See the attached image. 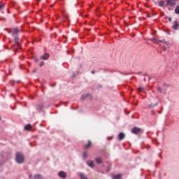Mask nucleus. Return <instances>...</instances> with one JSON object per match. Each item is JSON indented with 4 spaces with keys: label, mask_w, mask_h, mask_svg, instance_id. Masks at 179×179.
I'll use <instances>...</instances> for the list:
<instances>
[{
    "label": "nucleus",
    "mask_w": 179,
    "mask_h": 179,
    "mask_svg": "<svg viewBox=\"0 0 179 179\" xmlns=\"http://www.w3.org/2000/svg\"><path fill=\"white\" fill-rule=\"evenodd\" d=\"M15 162L18 164H22V163H24V155H23L22 152H17L15 154Z\"/></svg>",
    "instance_id": "1"
},
{
    "label": "nucleus",
    "mask_w": 179,
    "mask_h": 179,
    "mask_svg": "<svg viewBox=\"0 0 179 179\" xmlns=\"http://www.w3.org/2000/svg\"><path fill=\"white\" fill-rule=\"evenodd\" d=\"M131 134H134V135H142V134H143V129L137 127H134L131 129Z\"/></svg>",
    "instance_id": "2"
},
{
    "label": "nucleus",
    "mask_w": 179,
    "mask_h": 179,
    "mask_svg": "<svg viewBox=\"0 0 179 179\" xmlns=\"http://www.w3.org/2000/svg\"><path fill=\"white\" fill-rule=\"evenodd\" d=\"M86 99H88L89 100H93V95L91 94H85L81 96V100H86Z\"/></svg>",
    "instance_id": "3"
},
{
    "label": "nucleus",
    "mask_w": 179,
    "mask_h": 179,
    "mask_svg": "<svg viewBox=\"0 0 179 179\" xmlns=\"http://www.w3.org/2000/svg\"><path fill=\"white\" fill-rule=\"evenodd\" d=\"M166 6H176V0H166Z\"/></svg>",
    "instance_id": "4"
},
{
    "label": "nucleus",
    "mask_w": 179,
    "mask_h": 179,
    "mask_svg": "<svg viewBox=\"0 0 179 179\" xmlns=\"http://www.w3.org/2000/svg\"><path fill=\"white\" fill-rule=\"evenodd\" d=\"M14 41H15V44H17V47L18 48H20V49L22 48H20V40L19 39V36H15Z\"/></svg>",
    "instance_id": "5"
},
{
    "label": "nucleus",
    "mask_w": 179,
    "mask_h": 179,
    "mask_svg": "<svg viewBox=\"0 0 179 179\" xmlns=\"http://www.w3.org/2000/svg\"><path fill=\"white\" fill-rule=\"evenodd\" d=\"M58 176L59 177H60V178H63V179H65L66 178V173L61 171L58 173Z\"/></svg>",
    "instance_id": "6"
},
{
    "label": "nucleus",
    "mask_w": 179,
    "mask_h": 179,
    "mask_svg": "<svg viewBox=\"0 0 179 179\" xmlns=\"http://www.w3.org/2000/svg\"><path fill=\"white\" fill-rule=\"evenodd\" d=\"M36 110L39 113H41V111H44V105H43V104L37 105Z\"/></svg>",
    "instance_id": "7"
},
{
    "label": "nucleus",
    "mask_w": 179,
    "mask_h": 179,
    "mask_svg": "<svg viewBox=\"0 0 179 179\" xmlns=\"http://www.w3.org/2000/svg\"><path fill=\"white\" fill-rule=\"evenodd\" d=\"M178 27H179L178 22H177V20H175L173 22V25L172 27V29H173V30H178Z\"/></svg>",
    "instance_id": "8"
},
{
    "label": "nucleus",
    "mask_w": 179,
    "mask_h": 179,
    "mask_svg": "<svg viewBox=\"0 0 179 179\" xmlns=\"http://www.w3.org/2000/svg\"><path fill=\"white\" fill-rule=\"evenodd\" d=\"M40 58L41 59H48V58H50V54L48 53H45L43 55L41 56Z\"/></svg>",
    "instance_id": "9"
},
{
    "label": "nucleus",
    "mask_w": 179,
    "mask_h": 179,
    "mask_svg": "<svg viewBox=\"0 0 179 179\" xmlns=\"http://www.w3.org/2000/svg\"><path fill=\"white\" fill-rule=\"evenodd\" d=\"M125 138V134H124L123 132H120L118 134V140L119 141H122V139H124Z\"/></svg>",
    "instance_id": "10"
},
{
    "label": "nucleus",
    "mask_w": 179,
    "mask_h": 179,
    "mask_svg": "<svg viewBox=\"0 0 179 179\" xmlns=\"http://www.w3.org/2000/svg\"><path fill=\"white\" fill-rule=\"evenodd\" d=\"M87 166L91 167V169H94V162L93 161H87Z\"/></svg>",
    "instance_id": "11"
},
{
    "label": "nucleus",
    "mask_w": 179,
    "mask_h": 179,
    "mask_svg": "<svg viewBox=\"0 0 179 179\" xmlns=\"http://www.w3.org/2000/svg\"><path fill=\"white\" fill-rule=\"evenodd\" d=\"M34 179H44L41 174H35L34 176Z\"/></svg>",
    "instance_id": "12"
},
{
    "label": "nucleus",
    "mask_w": 179,
    "mask_h": 179,
    "mask_svg": "<svg viewBox=\"0 0 179 179\" xmlns=\"http://www.w3.org/2000/svg\"><path fill=\"white\" fill-rule=\"evenodd\" d=\"M17 34H19V29L17 28H15L13 29V32L12 34V36H17Z\"/></svg>",
    "instance_id": "13"
},
{
    "label": "nucleus",
    "mask_w": 179,
    "mask_h": 179,
    "mask_svg": "<svg viewBox=\"0 0 179 179\" xmlns=\"http://www.w3.org/2000/svg\"><path fill=\"white\" fill-rule=\"evenodd\" d=\"M95 162L97 164H101V163H103V161L101 160V158H100V157L95 158Z\"/></svg>",
    "instance_id": "14"
},
{
    "label": "nucleus",
    "mask_w": 179,
    "mask_h": 179,
    "mask_svg": "<svg viewBox=\"0 0 179 179\" xmlns=\"http://www.w3.org/2000/svg\"><path fill=\"white\" fill-rule=\"evenodd\" d=\"M90 146H92V141H90V140H89L87 144L85 145L84 146V148H85V149H89V148H90Z\"/></svg>",
    "instance_id": "15"
},
{
    "label": "nucleus",
    "mask_w": 179,
    "mask_h": 179,
    "mask_svg": "<svg viewBox=\"0 0 179 179\" xmlns=\"http://www.w3.org/2000/svg\"><path fill=\"white\" fill-rule=\"evenodd\" d=\"M79 176L80 179H88L87 177H86V175L83 173H80Z\"/></svg>",
    "instance_id": "16"
},
{
    "label": "nucleus",
    "mask_w": 179,
    "mask_h": 179,
    "mask_svg": "<svg viewBox=\"0 0 179 179\" xmlns=\"http://www.w3.org/2000/svg\"><path fill=\"white\" fill-rule=\"evenodd\" d=\"M30 129H31V124H28L24 127L25 131H30Z\"/></svg>",
    "instance_id": "17"
},
{
    "label": "nucleus",
    "mask_w": 179,
    "mask_h": 179,
    "mask_svg": "<svg viewBox=\"0 0 179 179\" xmlns=\"http://www.w3.org/2000/svg\"><path fill=\"white\" fill-rule=\"evenodd\" d=\"M137 90H138V92H145V90H146V88H145V87H138V89H137Z\"/></svg>",
    "instance_id": "18"
},
{
    "label": "nucleus",
    "mask_w": 179,
    "mask_h": 179,
    "mask_svg": "<svg viewBox=\"0 0 179 179\" xmlns=\"http://www.w3.org/2000/svg\"><path fill=\"white\" fill-rule=\"evenodd\" d=\"M175 13H176V15H179V6H177L175 8Z\"/></svg>",
    "instance_id": "19"
},
{
    "label": "nucleus",
    "mask_w": 179,
    "mask_h": 179,
    "mask_svg": "<svg viewBox=\"0 0 179 179\" xmlns=\"http://www.w3.org/2000/svg\"><path fill=\"white\" fill-rule=\"evenodd\" d=\"M159 6L161 7L164 6V1H160L159 2H158Z\"/></svg>",
    "instance_id": "20"
},
{
    "label": "nucleus",
    "mask_w": 179,
    "mask_h": 179,
    "mask_svg": "<svg viewBox=\"0 0 179 179\" xmlns=\"http://www.w3.org/2000/svg\"><path fill=\"white\" fill-rule=\"evenodd\" d=\"M83 157L84 159H87V152L86 151H85L83 153Z\"/></svg>",
    "instance_id": "21"
},
{
    "label": "nucleus",
    "mask_w": 179,
    "mask_h": 179,
    "mask_svg": "<svg viewBox=\"0 0 179 179\" xmlns=\"http://www.w3.org/2000/svg\"><path fill=\"white\" fill-rule=\"evenodd\" d=\"M157 106V103H156L155 104L153 105V103H151L148 106V107H150V108H153V107H156Z\"/></svg>",
    "instance_id": "22"
},
{
    "label": "nucleus",
    "mask_w": 179,
    "mask_h": 179,
    "mask_svg": "<svg viewBox=\"0 0 179 179\" xmlns=\"http://www.w3.org/2000/svg\"><path fill=\"white\" fill-rule=\"evenodd\" d=\"M157 90L161 94L163 93V89H162L160 87H157Z\"/></svg>",
    "instance_id": "23"
},
{
    "label": "nucleus",
    "mask_w": 179,
    "mask_h": 179,
    "mask_svg": "<svg viewBox=\"0 0 179 179\" xmlns=\"http://www.w3.org/2000/svg\"><path fill=\"white\" fill-rule=\"evenodd\" d=\"M5 5H6L5 3H3L0 4V10H2V9L3 8H5Z\"/></svg>",
    "instance_id": "24"
},
{
    "label": "nucleus",
    "mask_w": 179,
    "mask_h": 179,
    "mask_svg": "<svg viewBox=\"0 0 179 179\" xmlns=\"http://www.w3.org/2000/svg\"><path fill=\"white\" fill-rule=\"evenodd\" d=\"M159 43H164L166 45H169V42H166L164 41V40H162V41H158Z\"/></svg>",
    "instance_id": "25"
},
{
    "label": "nucleus",
    "mask_w": 179,
    "mask_h": 179,
    "mask_svg": "<svg viewBox=\"0 0 179 179\" xmlns=\"http://www.w3.org/2000/svg\"><path fill=\"white\" fill-rule=\"evenodd\" d=\"M110 170H111V166H107V173L110 172Z\"/></svg>",
    "instance_id": "26"
},
{
    "label": "nucleus",
    "mask_w": 179,
    "mask_h": 179,
    "mask_svg": "<svg viewBox=\"0 0 179 179\" xmlns=\"http://www.w3.org/2000/svg\"><path fill=\"white\" fill-rule=\"evenodd\" d=\"M39 66H44V62H41L39 64Z\"/></svg>",
    "instance_id": "27"
},
{
    "label": "nucleus",
    "mask_w": 179,
    "mask_h": 179,
    "mask_svg": "<svg viewBox=\"0 0 179 179\" xmlns=\"http://www.w3.org/2000/svg\"><path fill=\"white\" fill-rule=\"evenodd\" d=\"M34 62H36V63L38 62V59L35 58V59H34Z\"/></svg>",
    "instance_id": "28"
},
{
    "label": "nucleus",
    "mask_w": 179,
    "mask_h": 179,
    "mask_svg": "<svg viewBox=\"0 0 179 179\" xmlns=\"http://www.w3.org/2000/svg\"><path fill=\"white\" fill-rule=\"evenodd\" d=\"M150 40L151 41H156V38H152Z\"/></svg>",
    "instance_id": "29"
},
{
    "label": "nucleus",
    "mask_w": 179,
    "mask_h": 179,
    "mask_svg": "<svg viewBox=\"0 0 179 179\" xmlns=\"http://www.w3.org/2000/svg\"><path fill=\"white\" fill-rule=\"evenodd\" d=\"M5 30H7L9 34L12 33V30H9V29H5Z\"/></svg>",
    "instance_id": "30"
},
{
    "label": "nucleus",
    "mask_w": 179,
    "mask_h": 179,
    "mask_svg": "<svg viewBox=\"0 0 179 179\" xmlns=\"http://www.w3.org/2000/svg\"><path fill=\"white\" fill-rule=\"evenodd\" d=\"M84 30H85V31H90V29H87V28H85Z\"/></svg>",
    "instance_id": "31"
},
{
    "label": "nucleus",
    "mask_w": 179,
    "mask_h": 179,
    "mask_svg": "<svg viewBox=\"0 0 179 179\" xmlns=\"http://www.w3.org/2000/svg\"><path fill=\"white\" fill-rule=\"evenodd\" d=\"M33 73H36V72H37V70L36 69H34L33 71H32Z\"/></svg>",
    "instance_id": "32"
},
{
    "label": "nucleus",
    "mask_w": 179,
    "mask_h": 179,
    "mask_svg": "<svg viewBox=\"0 0 179 179\" xmlns=\"http://www.w3.org/2000/svg\"><path fill=\"white\" fill-rule=\"evenodd\" d=\"M56 85H57V83H55L54 85L51 84L50 86H51V87H54Z\"/></svg>",
    "instance_id": "33"
},
{
    "label": "nucleus",
    "mask_w": 179,
    "mask_h": 179,
    "mask_svg": "<svg viewBox=\"0 0 179 179\" xmlns=\"http://www.w3.org/2000/svg\"><path fill=\"white\" fill-rule=\"evenodd\" d=\"M101 87H103V86H101V85H98V89H100V88H101Z\"/></svg>",
    "instance_id": "34"
},
{
    "label": "nucleus",
    "mask_w": 179,
    "mask_h": 179,
    "mask_svg": "<svg viewBox=\"0 0 179 179\" xmlns=\"http://www.w3.org/2000/svg\"><path fill=\"white\" fill-rule=\"evenodd\" d=\"M146 148H147L148 150H149V149H150V145H147V146H146Z\"/></svg>",
    "instance_id": "35"
},
{
    "label": "nucleus",
    "mask_w": 179,
    "mask_h": 179,
    "mask_svg": "<svg viewBox=\"0 0 179 179\" xmlns=\"http://www.w3.org/2000/svg\"><path fill=\"white\" fill-rule=\"evenodd\" d=\"M161 16H164V12L161 13Z\"/></svg>",
    "instance_id": "36"
},
{
    "label": "nucleus",
    "mask_w": 179,
    "mask_h": 179,
    "mask_svg": "<svg viewBox=\"0 0 179 179\" xmlns=\"http://www.w3.org/2000/svg\"><path fill=\"white\" fill-rule=\"evenodd\" d=\"M146 16L147 17H150V14L148 13Z\"/></svg>",
    "instance_id": "37"
},
{
    "label": "nucleus",
    "mask_w": 179,
    "mask_h": 179,
    "mask_svg": "<svg viewBox=\"0 0 179 179\" xmlns=\"http://www.w3.org/2000/svg\"><path fill=\"white\" fill-rule=\"evenodd\" d=\"M169 22H171V17H169Z\"/></svg>",
    "instance_id": "38"
},
{
    "label": "nucleus",
    "mask_w": 179,
    "mask_h": 179,
    "mask_svg": "<svg viewBox=\"0 0 179 179\" xmlns=\"http://www.w3.org/2000/svg\"><path fill=\"white\" fill-rule=\"evenodd\" d=\"M76 75H75V73H73V75H72V76H71V78H76Z\"/></svg>",
    "instance_id": "39"
},
{
    "label": "nucleus",
    "mask_w": 179,
    "mask_h": 179,
    "mask_svg": "<svg viewBox=\"0 0 179 179\" xmlns=\"http://www.w3.org/2000/svg\"><path fill=\"white\" fill-rule=\"evenodd\" d=\"M108 139L109 141H111V139H113V137H108Z\"/></svg>",
    "instance_id": "40"
},
{
    "label": "nucleus",
    "mask_w": 179,
    "mask_h": 179,
    "mask_svg": "<svg viewBox=\"0 0 179 179\" xmlns=\"http://www.w3.org/2000/svg\"><path fill=\"white\" fill-rule=\"evenodd\" d=\"M91 73H96V71H94V70H92V71H91Z\"/></svg>",
    "instance_id": "41"
},
{
    "label": "nucleus",
    "mask_w": 179,
    "mask_h": 179,
    "mask_svg": "<svg viewBox=\"0 0 179 179\" xmlns=\"http://www.w3.org/2000/svg\"><path fill=\"white\" fill-rule=\"evenodd\" d=\"M163 86H166V87H169V86H167V84L166 83L163 84Z\"/></svg>",
    "instance_id": "42"
},
{
    "label": "nucleus",
    "mask_w": 179,
    "mask_h": 179,
    "mask_svg": "<svg viewBox=\"0 0 179 179\" xmlns=\"http://www.w3.org/2000/svg\"><path fill=\"white\" fill-rule=\"evenodd\" d=\"M15 54H16L17 52V49H15Z\"/></svg>",
    "instance_id": "43"
},
{
    "label": "nucleus",
    "mask_w": 179,
    "mask_h": 179,
    "mask_svg": "<svg viewBox=\"0 0 179 179\" xmlns=\"http://www.w3.org/2000/svg\"><path fill=\"white\" fill-rule=\"evenodd\" d=\"M31 177H33V176H32L31 174H30V175L29 176V178H31Z\"/></svg>",
    "instance_id": "44"
},
{
    "label": "nucleus",
    "mask_w": 179,
    "mask_h": 179,
    "mask_svg": "<svg viewBox=\"0 0 179 179\" xmlns=\"http://www.w3.org/2000/svg\"><path fill=\"white\" fill-rule=\"evenodd\" d=\"M20 80H17V83H20Z\"/></svg>",
    "instance_id": "45"
},
{
    "label": "nucleus",
    "mask_w": 179,
    "mask_h": 179,
    "mask_svg": "<svg viewBox=\"0 0 179 179\" xmlns=\"http://www.w3.org/2000/svg\"><path fill=\"white\" fill-rule=\"evenodd\" d=\"M3 164V162H0V166H2Z\"/></svg>",
    "instance_id": "46"
},
{
    "label": "nucleus",
    "mask_w": 179,
    "mask_h": 179,
    "mask_svg": "<svg viewBox=\"0 0 179 179\" xmlns=\"http://www.w3.org/2000/svg\"><path fill=\"white\" fill-rule=\"evenodd\" d=\"M134 106H138V102H136V103L134 104Z\"/></svg>",
    "instance_id": "47"
},
{
    "label": "nucleus",
    "mask_w": 179,
    "mask_h": 179,
    "mask_svg": "<svg viewBox=\"0 0 179 179\" xmlns=\"http://www.w3.org/2000/svg\"><path fill=\"white\" fill-rule=\"evenodd\" d=\"M41 0H36V2H40Z\"/></svg>",
    "instance_id": "48"
},
{
    "label": "nucleus",
    "mask_w": 179,
    "mask_h": 179,
    "mask_svg": "<svg viewBox=\"0 0 179 179\" xmlns=\"http://www.w3.org/2000/svg\"><path fill=\"white\" fill-rule=\"evenodd\" d=\"M144 75H145V76H147V75H148V73H145Z\"/></svg>",
    "instance_id": "49"
},
{
    "label": "nucleus",
    "mask_w": 179,
    "mask_h": 179,
    "mask_svg": "<svg viewBox=\"0 0 179 179\" xmlns=\"http://www.w3.org/2000/svg\"><path fill=\"white\" fill-rule=\"evenodd\" d=\"M9 73H10V75H12V73L10 72V71H9Z\"/></svg>",
    "instance_id": "50"
},
{
    "label": "nucleus",
    "mask_w": 179,
    "mask_h": 179,
    "mask_svg": "<svg viewBox=\"0 0 179 179\" xmlns=\"http://www.w3.org/2000/svg\"><path fill=\"white\" fill-rule=\"evenodd\" d=\"M80 68H82V67H83V66H82V64H80Z\"/></svg>",
    "instance_id": "51"
},
{
    "label": "nucleus",
    "mask_w": 179,
    "mask_h": 179,
    "mask_svg": "<svg viewBox=\"0 0 179 179\" xmlns=\"http://www.w3.org/2000/svg\"><path fill=\"white\" fill-rule=\"evenodd\" d=\"M92 5H90V8H92Z\"/></svg>",
    "instance_id": "52"
},
{
    "label": "nucleus",
    "mask_w": 179,
    "mask_h": 179,
    "mask_svg": "<svg viewBox=\"0 0 179 179\" xmlns=\"http://www.w3.org/2000/svg\"><path fill=\"white\" fill-rule=\"evenodd\" d=\"M2 120V117H0V121Z\"/></svg>",
    "instance_id": "53"
},
{
    "label": "nucleus",
    "mask_w": 179,
    "mask_h": 179,
    "mask_svg": "<svg viewBox=\"0 0 179 179\" xmlns=\"http://www.w3.org/2000/svg\"><path fill=\"white\" fill-rule=\"evenodd\" d=\"M6 50H8V47H6Z\"/></svg>",
    "instance_id": "54"
},
{
    "label": "nucleus",
    "mask_w": 179,
    "mask_h": 179,
    "mask_svg": "<svg viewBox=\"0 0 179 179\" xmlns=\"http://www.w3.org/2000/svg\"><path fill=\"white\" fill-rule=\"evenodd\" d=\"M15 45H13V47H15Z\"/></svg>",
    "instance_id": "55"
},
{
    "label": "nucleus",
    "mask_w": 179,
    "mask_h": 179,
    "mask_svg": "<svg viewBox=\"0 0 179 179\" xmlns=\"http://www.w3.org/2000/svg\"><path fill=\"white\" fill-rule=\"evenodd\" d=\"M148 80H150V78H148Z\"/></svg>",
    "instance_id": "56"
},
{
    "label": "nucleus",
    "mask_w": 179,
    "mask_h": 179,
    "mask_svg": "<svg viewBox=\"0 0 179 179\" xmlns=\"http://www.w3.org/2000/svg\"><path fill=\"white\" fill-rule=\"evenodd\" d=\"M87 16H88L87 15H85V17H87Z\"/></svg>",
    "instance_id": "57"
},
{
    "label": "nucleus",
    "mask_w": 179,
    "mask_h": 179,
    "mask_svg": "<svg viewBox=\"0 0 179 179\" xmlns=\"http://www.w3.org/2000/svg\"><path fill=\"white\" fill-rule=\"evenodd\" d=\"M69 102H66V104H68Z\"/></svg>",
    "instance_id": "58"
},
{
    "label": "nucleus",
    "mask_w": 179,
    "mask_h": 179,
    "mask_svg": "<svg viewBox=\"0 0 179 179\" xmlns=\"http://www.w3.org/2000/svg\"><path fill=\"white\" fill-rule=\"evenodd\" d=\"M90 26H93V24H90Z\"/></svg>",
    "instance_id": "59"
},
{
    "label": "nucleus",
    "mask_w": 179,
    "mask_h": 179,
    "mask_svg": "<svg viewBox=\"0 0 179 179\" xmlns=\"http://www.w3.org/2000/svg\"><path fill=\"white\" fill-rule=\"evenodd\" d=\"M164 50H166V48H164Z\"/></svg>",
    "instance_id": "60"
},
{
    "label": "nucleus",
    "mask_w": 179,
    "mask_h": 179,
    "mask_svg": "<svg viewBox=\"0 0 179 179\" xmlns=\"http://www.w3.org/2000/svg\"><path fill=\"white\" fill-rule=\"evenodd\" d=\"M131 93H132V90H131Z\"/></svg>",
    "instance_id": "61"
},
{
    "label": "nucleus",
    "mask_w": 179,
    "mask_h": 179,
    "mask_svg": "<svg viewBox=\"0 0 179 179\" xmlns=\"http://www.w3.org/2000/svg\"><path fill=\"white\" fill-rule=\"evenodd\" d=\"M135 97H136V96H134V99H135Z\"/></svg>",
    "instance_id": "62"
},
{
    "label": "nucleus",
    "mask_w": 179,
    "mask_h": 179,
    "mask_svg": "<svg viewBox=\"0 0 179 179\" xmlns=\"http://www.w3.org/2000/svg\"><path fill=\"white\" fill-rule=\"evenodd\" d=\"M10 43H12V41H10Z\"/></svg>",
    "instance_id": "63"
},
{
    "label": "nucleus",
    "mask_w": 179,
    "mask_h": 179,
    "mask_svg": "<svg viewBox=\"0 0 179 179\" xmlns=\"http://www.w3.org/2000/svg\"><path fill=\"white\" fill-rule=\"evenodd\" d=\"M157 145H159L158 143L156 144Z\"/></svg>",
    "instance_id": "64"
}]
</instances>
